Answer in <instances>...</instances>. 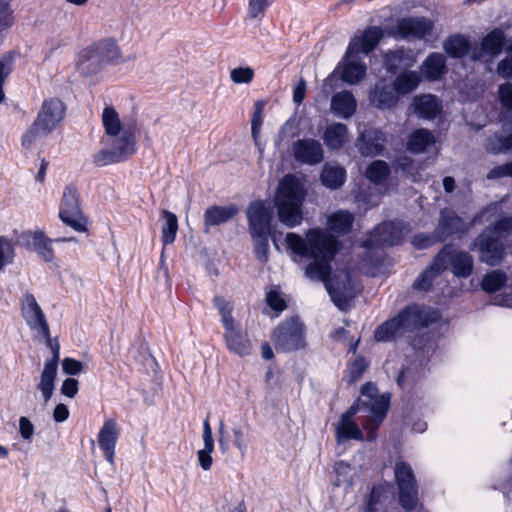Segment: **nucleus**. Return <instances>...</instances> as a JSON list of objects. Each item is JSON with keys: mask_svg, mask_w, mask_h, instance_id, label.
I'll return each mask as SVG.
<instances>
[{"mask_svg": "<svg viewBox=\"0 0 512 512\" xmlns=\"http://www.w3.org/2000/svg\"><path fill=\"white\" fill-rule=\"evenodd\" d=\"M165 222L162 226V241L164 245L174 242L178 230V221L175 214L170 211H163Z\"/></svg>", "mask_w": 512, "mask_h": 512, "instance_id": "obj_43", "label": "nucleus"}, {"mask_svg": "<svg viewBox=\"0 0 512 512\" xmlns=\"http://www.w3.org/2000/svg\"><path fill=\"white\" fill-rule=\"evenodd\" d=\"M446 255L442 259L444 271L450 267L451 272L458 278L469 277L474 268L473 257L466 251L454 249L451 245L444 246L440 251H445Z\"/></svg>", "mask_w": 512, "mask_h": 512, "instance_id": "obj_14", "label": "nucleus"}, {"mask_svg": "<svg viewBox=\"0 0 512 512\" xmlns=\"http://www.w3.org/2000/svg\"><path fill=\"white\" fill-rule=\"evenodd\" d=\"M345 170L342 167L325 164L321 172V181L330 189L340 188L345 181Z\"/></svg>", "mask_w": 512, "mask_h": 512, "instance_id": "obj_38", "label": "nucleus"}, {"mask_svg": "<svg viewBox=\"0 0 512 512\" xmlns=\"http://www.w3.org/2000/svg\"><path fill=\"white\" fill-rule=\"evenodd\" d=\"M254 243V252L256 257L263 262L268 260L269 237L270 235H251Z\"/></svg>", "mask_w": 512, "mask_h": 512, "instance_id": "obj_48", "label": "nucleus"}, {"mask_svg": "<svg viewBox=\"0 0 512 512\" xmlns=\"http://www.w3.org/2000/svg\"><path fill=\"white\" fill-rule=\"evenodd\" d=\"M62 370L67 375H77L83 371V364L76 359L65 358L62 361Z\"/></svg>", "mask_w": 512, "mask_h": 512, "instance_id": "obj_60", "label": "nucleus"}, {"mask_svg": "<svg viewBox=\"0 0 512 512\" xmlns=\"http://www.w3.org/2000/svg\"><path fill=\"white\" fill-rule=\"evenodd\" d=\"M402 237L400 221L384 222L374 229L363 246L368 249L382 245L394 246L400 243Z\"/></svg>", "mask_w": 512, "mask_h": 512, "instance_id": "obj_13", "label": "nucleus"}, {"mask_svg": "<svg viewBox=\"0 0 512 512\" xmlns=\"http://www.w3.org/2000/svg\"><path fill=\"white\" fill-rule=\"evenodd\" d=\"M389 404V395H378L377 388L373 383H365L361 388V398L343 413L335 424L337 443L347 440L362 441L364 439L362 430L353 419L361 411L368 414L363 423V427L367 431L366 440L375 441L377 438L376 430L385 419Z\"/></svg>", "mask_w": 512, "mask_h": 512, "instance_id": "obj_2", "label": "nucleus"}, {"mask_svg": "<svg viewBox=\"0 0 512 512\" xmlns=\"http://www.w3.org/2000/svg\"><path fill=\"white\" fill-rule=\"evenodd\" d=\"M386 144V136L380 130H367L362 132L357 140L360 153L364 156L381 154Z\"/></svg>", "mask_w": 512, "mask_h": 512, "instance_id": "obj_20", "label": "nucleus"}, {"mask_svg": "<svg viewBox=\"0 0 512 512\" xmlns=\"http://www.w3.org/2000/svg\"><path fill=\"white\" fill-rule=\"evenodd\" d=\"M467 230L465 221L458 217L454 211L443 209L440 212V220L437 226V234L444 240L455 234Z\"/></svg>", "mask_w": 512, "mask_h": 512, "instance_id": "obj_23", "label": "nucleus"}, {"mask_svg": "<svg viewBox=\"0 0 512 512\" xmlns=\"http://www.w3.org/2000/svg\"><path fill=\"white\" fill-rule=\"evenodd\" d=\"M401 324L403 333L412 332L415 329L427 326L433 319L431 313L424 307L409 306L396 316Z\"/></svg>", "mask_w": 512, "mask_h": 512, "instance_id": "obj_18", "label": "nucleus"}, {"mask_svg": "<svg viewBox=\"0 0 512 512\" xmlns=\"http://www.w3.org/2000/svg\"><path fill=\"white\" fill-rule=\"evenodd\" d=\"M420 81L421 76L417 71L406 70L395 78L393 87L398 95H406L413 92Z\"/></svg>", "mask_w": 512, "mask_h": 512, "instance_id": "obj_37", "label": "nucleus"}, {"mask_svg": "<svg viewBox=\"0 0 512 512\" xmlns=\"http://www.w3.org/2000/svg\"><path fill=\"white\" fill-rule=\"evenodd\" d=\"M507 281L506 274L500 270L487 273L481 283L482 289L488 293L499 290Z\"/></svg>", "mask_w": 512, "mask_h": 512, "instance_id": "obj_45", "label": "nucleus"}, {"mask_svg": "<svg viewBox=\"0 0 512 512\" xmlns=\"http://www.w3.org/2000/svg\"><path fill=\"white\" fill-rule=\"evenodd\" d=\"M230 78L235 84H248L254 78V70L250 67H237L230 71Z\"/></svg>", "mask_w": 512, "mask_h": 512, "instance_id": "obj_52", "label": "nucleus"}, {"mask_svg": "<svg viewBox=\"0 0 512 512\" xmlns=\"http://www.w3.org/2000/svg\"><path fill=\"white\" fill-rule=\"evenodd\" d=\"M506 36L503 30L495 28L483 37L480 46L473 47L470 58L473 61L483 60L486 56L493 59L504 47Z\"/></svg>", "mask_w": 512, "mask_h": 512, "instance_id": "obj_16", "label": "nucleus"}, {"mask_svg": "<svg viewBox=\"0 0 512 512\" xmlns=\"http://www.w3.org/2000/svg\"><path fill=\"white\" fill-rule=\"evenodd\" d=\"M443 238H440V235L437 234V229L434 234H418L413 237V245L418 249L428 248L434 245L437 242L443 241Z\"/></svg>", "mask_w": 512, "mask_h": 512, "instance_id": "obj_54", "label": "nucleus"}, {"mask_svg": "<svg viewBox=\"0 0 512 512\" xmlns=\"http://www.w3.org/2000/svg\"><path fill=\"white\" fill-rule=\"evenodd\" d=\"M224 341L227 349L240 357L251 353L252 344L248 335L243 332L239 324L225 328Z\"/></svg>", "mask_w": 512, "mask_h": 512, "instance_id": "obj_19", "label": "nucleus"}, {"mask_svg": "<svg viewBox=\"0 0 512 512\" xmlns=\"http://www.w3.org/2000/svg\"><path fill=\"white\" fill-rule=\"evenodd\" d=\"M512 234V217L497 221L491 228L485 229L474 240L471 250L477 249L479 260L490 266H496L504 258L502 238Z\"/></svg>", "mask_w": 512, "mask_h": 512, "instance_id": "obj_5", "label": "nucleus"}, {"mask_svg": "<svg viewBox=\"0 0 512 512\" xmlns=\"http://www.w3.org/2000/svg\"><path fill=\"white\" fill-rule=\"evenodd\" d=\"M433 22L425 17H407L399 19L396 26L389 30L388 34L401 39H423L430 35Z\"/></svg>", "mask_w": 512, "mask_h": 512, "instance_id": "obj_11", "label": "nucleus"}, {"mask_svg": "<svg viewBox=\"0 0 512 512\" xmlns=\"http://www.w3.org/2000/svg\"><path fill=\"white\" fill-rule=\"evenodd\" d=\"M390 174L389 165L383 160L373 161L366 170V177L375 184H380L386 180Z\"/></svg>", "mask_w": 512, "mask_h": 512, "instance_id": "obj_44", "label": "nucleus"}, {"mask_svg": "<svg viewBox=\"0 0 512 512\" xmlns=\"http://www.w3.org/2000/svg\"><path fill=\"white\" fill-rule=\"evenodd\" d=\"M498 93L501 105L508 110H512V84L506 82L499 85Z\"/></svg>", "mask_w": 512, "mask_h": 512, "instance_id": "obj_57", "label": "nucleus"}, {"mask_svg": "<svg viewBox=\"0 0 512 512\" xmlns=\"http://www.w3.org/2000/svg\"><path fill=\"white\" fill-rule=\"evenodd\" d=\"M213 303L221 315V322L224 326V329L238 324L232 316L233 305L230 301H227L221 296H216L213 299Z\"/></svg>", "mask_w": 512, "mask_h": 512, "instance_id": "obj_46", "label": "nucleus"}, {"mask_svg": "<svg viewBox=\"0 0 512 512\" xmlns=\"http://www.w3.org/2000/svg\"><path fill=\"white\" fill-rule=\"evenodd\" d=\"M416 62L410 50L397 49L384 55V65L389 72L408 69Z\"/></svg>", "mask_w": 512, "mask_h": 512, "instance_id": "obj_30", "label": "nucleus"}, {"mask_svg": "<svg viewBox=\"0 0 512 512\" xmlns=\"http://www.w3.org/2000/svg\"><path fill=\"white\" fill-rule=\"evenodd\" d=\"M118 434L117 424L113 419L106 420L98 434L99 446L103 450L105 459L111 465L114 463L113 458Z\"/></svg>", "mask_w": 512, "mask_h": 512, "instance_id": "obj_21", "label": "nucleus"}, {"mask_svg": "<svg viewBox=\"0 0 512 512\" xmlns=\"http://www.w3.org/2000/svg\"><path fill=\"white\" fill-rule=\"evenodd\" d=\"M66 106L56 97L46 99L38 112L37 118L24 134L22 144L29 147L37 138L51 133L65 118Z\"/></svg>", "mask_w": 512, "mask_h": 512, "instance_id": "obj_6", "label": "nucleus"}, {"mask_svg": "<svg viewBox=\"0 0 512 512\" xmlns=\"http://www.w3.org/2000/svg\"><path fill=\"white\" fill-rule=\"evenodd\" d=\"M435 144L434 135L426 129L414 131L407 142V149L412 153H423Z\"/></svg>", "mask_w": 512, "mask_h": 512, "instance_id": "obj_35", "label": "nucleus"}, {"mask_svg": "<svg viewBox=\"0 0 512 512\" xmlns=\"http://www.w3.org/2000/svg\"><path fill=\"white\" fill-rule=\"evenodd\" d=\"M395 478L399 490V503L405 510H413L418 503V490L414 472L410 465L398 462Z\"/></svg>", "mask_w": 512, "mask_h": 512, "instance_id": "obj_9", "label": "nucleus"}, {"mask_svg": "<svg viewBox=\"0 0 512 512\" xmlns=\"http://www.w3.org/2000/svg\"><path fill=\"white\" fill-rule=\"evenodd\" d=\"M402 335H404V333L401 329V324L398 322L397 318L394 317L384 322L375 330L374 338L378 342H388Z\"/></svg>", "mask_w": 512, "mask_h": 512, "instance_id": "obj_40", "label": "nucleus"}, {"mask_svg": "<svg viewBox=\"0 0 512 512\" xmlns=\"http://www.w3.org/2000/svg\"><path fill=\"white\" fill-rule=\"evenodd\" d=\"M485 149L493 154L503 153L512 149V134H494L487 138Z\"/></svg>", "mask_w": 512, "mask_h": 512, "instance_id": "obj_42", "label": "nucleus"}, {"mask_svg": "<svg viewBox=\"0 0 512 512\" xmlns=\"http://www.w3.org/2000/svg\"><path fill=\"white\" fill-rule=\"evenodd\" d=\"M14 24L13 10L8 1L0 0V31Z\"/></svg>", "mask_w": 512, "mask_h": 512, "instance_id": "obj_53", "label": "nucleus"}, {"mask_svg": "<svg viewBox=\"0 0 512 512\" xmlns=\"http://www.w3.org/2000/svg\"><path fill=\"white\" fill-rule=\"evenodd\" d=\"M12 62L13 58L10 54H5L0 58V102L4 100L3 84L11 72Z\"/></svg>", "mask_w": 512, "mask_h": 512, "instance_id": "obj_55", "label": "nucleus"}, {"mask_svg": "<svg viewBox=\"0 0 512 512\" xmlns=\"http://www.w3.org/2000/svg\"><path fill=\"white\" fill-rule=\"evenodd\" d=\"M330 108L335 116L348 119L356 112V99L349 91L338 92L333 95Z\"/></svg>", "mask_w": 512, "mask_h": 512, "instance_id": "obj_26", "label": "nucleus"}, {"mask_svg": "<svg viewBox=\"0 0 512 512\" xmlns=\"http://www.w3.org/2000/svg\"><path fill=\"white\" fill-rule=\"evenodd\" d=\"M368 367V362L363 357H357L348 367V382L358 381Z\"/></svg>", "mask_w": 512, "mask_h": 512, "instance_id": "obj_49", "label": "nucleus"}, {"mask_svg": "<svg viewBox=\"0 0 512 512\" xmlns=\"http://www.w3.org/2000/svg\"><path fill=\"white\" fill-rule=\"evenodd\" d=\"M214 451V449L210 448H203L198 451L197 457L198 462L203 470L207 471L211 468L212 465V457L211 454Z\"/></svg>", "mask_w": 512, "mask_h": 512, "instance_id": "obj_64", "label": "nucleus"}, {"mask_svg": "<svg viewBox=\"0 0 512 512\" xmlns=\"http://www.w3.org/2000/svg\"><path fill=\"white\" fill-rule=\"evenodd\" d=\"M305 193L300 181L295 175L287 174L280 181L274 199L279 221L292 228L302 223L301 210Z\"/></svg>", "mask_w": 512, "mask_h": 512, "instance_id": "obj_4", "label": "nucleus"}, {"mask_svg": "<svg viewBox=\"0 0 512 512\" xmlns=\"http://www.w3.org/2000/svg\"><path fill=\"white\" fill-rule=\"evenodd\" d=\"M237 212L238 210L234 205H214L207 208L204 213V232L209 233L211 226H218L228 222Z\"/></svg>", "mask_w": 512, "mask_h": 512, "instance_id": "obj_24", "label": "nucleus"}, {"mask_svg": "<svg viewBox=\"0 0 512 512\" xmlns=\"http://www.w3.org/2000/svg\"><path fill=\"white\" fill-rule=\"evenodd\" d=\"M444 51L453 58H460L464 55H469L472 48L470 47L469 40L460 34L448 37L443 42Z\"/></svg>", "mask_w": 512, "mask_h": 512, "instance_id": "obj_36", "label": "nucleus"}, {"mask_svg": "<svg viewBox=\"0 0 512 512\" xmlns=\"http://www.w3.org/2000/svg\"><path fill=\"white\" fill-rule=\"evenodd\" d=\"M104 63L121 64L135 59V55L124 57L121 49L114 39H104L96 42Z\"/></svg>", "mask_w": 512, "mask_h": 512, "instance_id": "obj_29", "label": "nucleus"}, {"mask_svg": "<svg viewBox=\"0 0 512 512\" xmlns=\"http://www.w3.org/2000/svg\"><path fill=\"white\" fill-rule=\"evenodd\" d=\"M335 472H336V475H337V480H336V483L335 485L336 486H341V485H347V486H351L352 485V467L345 463V462H337L335 464Z\"/></svg>", "mask_w": 512, "mask_h": 512, "instance_id": "obj_50", "label": "nucleus"}, {"mask_svg": "<svg viewBox=\"0 0 512 512\" xmlns=\"http://www.w3.org/2000/svg\"><path fill=\"white\" fill-rule=\"evenodd\" d=\"M369 98L371 104L379 109H391L398 102V94L393 85H389L384 81L375 84Z\"/></svg>", "mask_w": 512, "mask_h": 512, "instance_id": "obj_22", "label": "nucleus"}, {"mask_svg": "<svg viewBox=\"0 0 512 512\" xmlns=\"http://www.w3.org/2000/svg\"><path fill=\"white\" fill-rule=\"evenodd\" d=\"M15 244L6 237L0 236V271L9 263H12L15 252Z\"/></svg>", "mask_w": 512, "mask_h": 512, "instance_id": "obj_47", "label": "nucleus"}, {"mask_svg": "<svg viewBox=\"0 0 512 512\" xmlns=\"http://www.w3.org/2000/svg\"><path fill=\"white\" fill-rule=\"evenodd\" d=\"M78 380L75 378H67L61 386V393L68 398H73L78 392Z\"/></svg>", "mask_w": 512, "mask_h": 512, "instance_id": "obj_62", "label": "nucleus"}, {"mask_svg": "<svg viewBox=\"0 0 512 512\" xmlns=\"http://www.w3.org/2000/svg\"><path fill=\"white\" fill-rule=\"evenodd\" d=\"M384 37V31L381 27L373 26L364 30L361 36L354 37L350 40L346 55L350 58L353 54L360 52L368 55L373 51L380 40Z\"/></svg>", "mask_w": 512, "mask_h": 512, "instance_id": "obj_17", "label": "nucleus"}, {"mask_svg": "<svg viewBox=\"0 0 512 512\" xmlns=\"http://www.w3.org/2000/svg\"><path fill=\"white\" fill-rule=\"evenodd\" d=\"M506 176L512 177V161L492 168L487 174V179L494 180Z\"/></svg>", "mask_w": 512, "mask_h": 512, "instance_id": "obj_59", "label": "nucleus"}, {"mask_svg": "<svg viewBox=\"0 0 512 512\" xmlns=\"http://www.w3.org/2000/svg\"><path fill=\"white\" fill-rule=\"evenodd\" d=\"M446 71V58L441 53H431L421 65V73L431 81L438 80Z\"/></svg>", "mask_w": 512, "mask_h": 512, "instance_id": "obj_33", "label": "nucleus"}, {"mask_svg": "<svg viewBox=\"0 0 512 512\" xmlns=\"http://www.w3.org/2000/svg\"><path fill=\"white\" fill-rule=\"evenodd\" d=\"M37 335L45 341L46 346L52 352V357L47 359L45 361V363H49V364L58 366L59 361H60V345H59L57 338L53 339L50 337V328L49 327H48L47 335H45V334H37Z\"/></svg>", "mask_w": 512, "mask_h": 512, "instance_id": "obj_51", "label": "nucleus"}, {"mask_svg": "<svg viewBox=\"0 0 512 512\" xmlns=\"http://www.w3.org/2000/svg\"><path fill=\"white\" fill-rule=\"evenodd\" d=\"M270 5V0H249L248 1V16L256 19L263 15L265 10Z\"/></svg>", "mask_w": 512, "mask_h": 512, "instance_id": "obj_56", "label": "nucleus"}, {"mask_svg": "<svg viewBox=\"0 0 512 512\" xmlns=\"http://www.w3.org/2000/svg\"><path fill=\"white\" fill-rule=\"evenodd\" d=\"M348 128L342 123L328 125L323 134V140L329 149H340L346 142Z\"/></svg>", "mask_w": 512, "mask_h": 512, "instance_id": "obj_34", "label": "nucleus"}, {"mask_svg": "<svg viewBox=\"0 0 512 512\" xmlns=\"http://www.w3.org/2000/svg\"><path fill=\"white\" fill-rule=\"evenodd\" d=\"M58 366L44 363L43 369L40 374L37 389L41 392L44 403H47L52 398L55 390V380L57 377Z\"/></svg>", "mask_w": 512, "mask_h": 512, "instance_id": "obj_32", "label": "nucleus"}, {"mask_svg": "<svg viewBox=\"0 0 512 512\" xmlns=\"http://www.w3.org/2000/svg\"><path fill=\"white\" fill-rule=\"evenodd\" d=\"M272 341L277 351L291 352L305 347V328L298 318L283 321L274 331Z\"/></svg>", "mask_w": 512, "mask_h": 512, "instance_id": "obj_7", "label": "nucleus"}, {"mask_svg": "<svg viewBox=\"0 0 512 512\" xmlns=\"http://www.w3.org/2000/svg\"><path fill=\"white\" fill-rule=\"evenodd\" d=\"M101 118L105 131L103 143L107 148L99 150L94 155V164L106 166L128 160L137 150L136 125L122 122L112 106L103 109Z\"/></svg>", "mask_w": 512, "mask_h": 512, "instance_id": "obj_3", "label": "nucleus"}, {"mask_svg": "<svg viewBox=\"0 0 512 512\" xmlns=\"http://www.w3.org/2000/svg\"><path fill=\"white\" fill-rule=\"evenodd\" d=\"M250 235H270L273 208L266 201L250 203L246 211Z\"/></svg>", "mask_w": 512, "mask_h": 512, "instance_id": "obj_10", "label": "nucleus"}, {"mask_svg": "<svg viewBox=\"0 0 512 512\" xmlns=\"http://www.w3.org/2000/svg\"><path fill=\"white\" fill-rule=\"evenodd\" d=\"M440 110L437 98L432 95H423L415 99V111L424 119H433Z\"/></svg>", "mask_w": 512, "mask_h": 512, "instance_id": "obj_39", "label": "nucleus"}, {"mask_svg": "<svg viewBox=\"0 0 512 512\" xmlns=\"http://www.w3.org/2000/svg\"><path fill=\"white\" fill-rule=\"evenodd\" d=\"M292 155L297 162L313 166L323 161L324 150L318 140L303 138L293 143Z\"/></svg>", "mask_w": 512, "mask_h": 512, "instance_id": "obj_15", "label": "nucleus"}, {"mask_svg": "<svg viewBox=\"0 0 512 512\" xmlns=\"http://www.w3.org/2000/svg\"><path fill=\"white\" fill-rule=\"evenodd\" d=\"M74 237L56 238L54 242H71L75 241ZM53 240L48 238L43 231H36L33 234V247L37 254L46 262L52 261L54 252L52 249Z\"/></svg>", "mask_w": 512, "mask_h": 512, "instance_id": "obj_31", "label": "nucleus"}, {"mask_svg": "<svg viewBox=\"0 0 512 512\" xmlns=\"http://www.w3.org/2000/svg\"><path fill=\"white\" fill-rule=\"evenodd\" d=\"M267 304L275 311L281 312L286 308L285 301L281 298L279 293L271 290L266 295Z\"/></svg>", "mask_w": 512, "mask_h": 512, "instance_id": "obj_61", "label": "nucleus"}, {"mask_svg": "<svg viewBox=\"0 0 512 512\" xmlns=\"http://www.w3.org/2000/svg\"><path fill=\"white\" fill-rule=\"evenodd\" d=\"M285 241L295 255L312 259L305 268V276L322 281L332 301L343 309L347 305L346 284L340 286L331 278L330 262L338 251L337 239L323 230L310 229L306 239L291 232L286 235Z\"/></svg>", "mask_w": 512, "mask_h": 512, "instance_id": "obj_1", "label": "nucleus"}, {"mask_svg": "<svg viewBox=\"0 0 512 512\" xmlns=\"http://www.w3.org/2000/svg\"><path fill=\"white\" fill-rule=\"evenodd\" d=\"M103 65L104 61L100 56L96 43H93L81 52L78 68L83 74H95L102 69Z\"/></svg>", "mask_w": 512, "mask_h": 512, "instance_id": "obj_27", "label": "nucleus"}, {"mask_svg": "<svg viewBox=\"0 0 512 512\" xmlns=\"http://www.w3.org/2000/svg\"><path fill=\"white\" fill-rule=\"evenodd\" d=\"M496 72L503 79L512 81V56L507 55L500 60L497 64Z\"/></svg>", "mask_w": 512, "mask_h": 512, "instance_id": "obj_58", "label": "nucleus"}, {"mask_svg": "<svg viewBox=\"0 0 512 512\" xmlns=\"http://www.w3.org/2000/svg\"><path fill=\"white\" fill-rule=\"evenodd\" d=\"M59 217L63 223L77 232L87 231V219L82 213L77 190L68 186L65 188L59 209Z\"/></svg>", "mask_w": 512, "mask_h": 512, "instance_id": "obj_8", "label": "nucleus"}, {"mask_svg": "<svg viewBox=\"0 0 512 512\" xmlns=\"http://www.w3.org/2000/svg\"><path fill=\"white\" fill-rule=\"evenodd\" d=\"M366 65L353 54L350 58L345 54V59L341 65V79L348 84H357L366 75Z\"/></svg>", "mask_w": 512, "mask_h": 512, "instance_id": "obj_28", "label": "nucleus"}, {"mask_svg": "<svg viewBox=\"0 0 512 512\" xmlns=\"http://www.w3.org/2000/svg\"><path fill=\"white\" fill-rule=\"evenodd\" d=\"M21 313L29 328L36 334L48 332V322L45 314L31 293H25L21 300Z\"/></svg>", "mask_w": 512, "mask_h": 512, "instance_id": "obj_12", "label": "nucleus"}, {"mask_svg": "<svg viewBox=\"0 0 512 512\" xmlns=\"http://www.w3.org/2000/svg\"><path fill=\"white\" fill-rule=\"evenodd\" d=\"M354 221V216L348 211L339 210L333 213L329 218L327 225L330 230L337 233H348Z\"/></svg>", "mask_w": 512, "mask_h": 512, "instance_id": "obj_41", "label": "nucleus"}, {"mask_svg": "<svg viewBox=\"0 0 512 512\" xmlns=\"http://www.w3.org/2000/svg\"><path fill=\"white\" fill-rule=\"evenodd\" d=\"M19 431L21 437L25 440H30L34 434V425L27 417L19 419Z\"/></svg>", "mask_w": 512, "mask_h": 512, "instance_id": "obj_63", "label": "nucleus"}, {"mask_svg": "<svg viewBox=\"0 0 512 512\" xmlns=\"http://www.w3.org/2000/svg\"><path fill=\"white\" fill-rule=\"evenodd\" d=\"M445 255L446 250L436 254L432 263L416 278L413 284L415 289L426 291L432 286L434 279L444 271L442 259Z\"/></svg>", "mask_w": 512, "mask_h": 512, "instance_id": "obj_25", "label": "nucleus"}]
</instances>
